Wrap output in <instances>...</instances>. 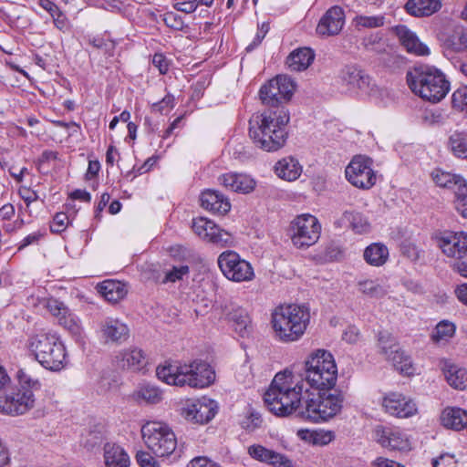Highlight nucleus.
<instances>
[{
	"instance_id": "f257e3e1",
	"label": "nucleus",
	"mask_w": 467,
	"mask_h": 467,
	"mask_svg": "<svg viewBox=\"0 0 467 467\" xmlns=\"http://www.w3.org/2000/svg\"><path fill=\"white\" fill-rule=\"evenodd\" d=\"M264 400L269 410L277 416L296 417L311 421H327L339 413L343 407L344 396L335 390H319L318 399L306 388L303 381L295 382L292 372L285 370L277 373L269 389L264 395Z\"/></svg>"
},
{
	"instance_id": "f03ea898",
	"label": "nucleus",
	"mask_w": 467,
	"mask_h": 467,
	"mask_svg": "<svg viewBox=\"0 0 467 467\" xmlns=\"http://www.w3.org/2000/svg\"><path fill=\"white\" fill-rule=\"evenodd\" d=\"M295 88L292 78L282 75L261 87L259 97L267 109L249 120V137L257 148L270 152L285 144L290 116L284 104L291 99Z\"/></svg>"
},
{
	"instance_id": "7ed1b4c3",
	"label": "nucleus",
	"mask_w": 467,
	"mask_h": 467,
	"mask_svg": "<svg viewBox=\"0 0 467 467\" xmlns=\"http://www.w3.org/2000/svg\"><path fill=\"white\" fill-rule=\"evenodd\" d=\"M159 379L179 387L189 386L193 389H203L215 381V370L206 361L194 359L190 363L165 362L156 368Z\"/></svg>"
},
{
	"instance_id": "20e7f679",
	"label": "nucleus",
	"mask_w": 467,
	"mask_h": 467,
	"mask_svg": "<svg viewBox=\"0 0 467 467\" xmlns=\"http://www.w3.org/2000/svg\"><path fill=\"white\" fill-rule=\"evenodd\" d=\"M410 90L422 99L432 103L441 101L450 90V82L443 72L435 67H414L406 75Z\"/></svg>"
},
{
	"instance_id": "39448f33",
	"label": "nucleus",
	"mask_w": 467,
	"mask_h": 467,
	"mask_svg": "<svg viewBox=\"0 0 467 467\" xmlns=\"http://www.w3.org/2000/svg\"><path fill=\"white\" fill-rule=\"evenodd\" d=\"M309 320L310 312L307 306L304 305H282L272 313L271 323L279 340L294 342L304 335Z\"/></svg>"
},
{
	"instance_id": "423d86ee",
	"label": "nucleus",
	"mask_w": 467,
	"mask_h": 467,
	"mask_svg": "<svg viewBox=\"0 0 467 467\" xmlns=\"http://www.w3.org/2000/svg\"><path fill=\"white\" fill-rule=\"evenodd\" d=\"M306 378L293 380L306 383V388L318 390H330L337 382V368L332 354L325 349H317L305 362Z\"/></svg>"
},
{
	"instance_id": "0eeeda50",
	"label": "nucleus",
	"mask_w": 467,
	"mask_h": 467,
	"mask_svg": "<svg viewBox=\"0 0 467 467\" xmlns=\"http://www.w3.org/2000/svg\"><path fill=\"white\" fill-rule=\"evenodd\" d=\"M26 348L35 359L45 368L59 371L65 366L66 348L63 343L52 334L30 336Z\"/></svg>"
},
{
	"instance_id": "6e6552de",
	"label": "nucleus",
	"mask_w": 467,
	"mask_h": 467,
	"mask_svg": "<svg viewBox=\"0 0 467 467\" xmlns=\"http://www.w3.org/2000/svg\"><path fill=\"white\" fill-rule=\"evenodd\" d=\"M16 379L20 386L16 390L7 392L0 399V412L9 415H21L27 412L35 405L34 390L41 387L37 379L32 378L25 369L16 372Z\"/></svg>"
},
{
	"instance_id": "1a4fd4ad",
	"label": "nucleus",
	"mask_w": 467,
	"mask_h": 467,
	"mask_svg": "<svg viewBox=\"0 0 467 467\" xmlns=\"http://www.w3.org/2000/svg\"><path fill=\"white\" fill-rule=\"evenodd\" d=\"M141 435L147 447L158 457L170 456L177 447L176 436L166 423L148 421L141 428Z\"/></svg>"
},
{
	"instance_id": "9d476101",
	"label": "nucleus",
	"mask_w": 467,
	"mask_h": 467,
	"mask_svg": "<svg viewBox=\"0 0 467 467\" xmlns=\"http://www.w3.org/2000/svg\"><path fill=\"white\" fill-rule=\"evenodd\" d=\"M321 233V225L314 215L301 214L290 223L288 234L293 244L299 249H306L315 244Z\"/></svg>"
},
{
	"instance_id": "9b49d317",
	"label": "nucleus",
	"mask_w": 467,
	"mask_h": 467,
	"mask_svg": "<svg viewBox=\"0 0 467 467\" xmlns=\"http://www.w3.org/2000/svg\"><path fill=\"white\" fill-rule=\"evenodd\" d=\"M337 81L348 90L363 96H373L378 93L377 84L372 78L355 65L343 67L338 72Z\"/></svg>"
},
{
	"instance_id": "f8f14e48",
	"label": "nucleus",
	"mask_w": 467,
	"mask_h": 467,
	"mask_svg": "<svg viewBox=\"0 0 467 467\" xmlns=\"http://www.w3.org/2000/svg\"><path fill=\"white\" fill-rule=\"evenodd\" d=\"M378 346L380 353L388 361L402 374H413L412 361L410 355L400 347L398 340L389 332H379L378 335Z\"/></svg>"
},
{
	"instance_id": "ddd939ff",
	"label": "nucleus",
	"mask_w": 467,
	"mask_h": 467,
	"mask_svg": "<svg viewBox=\"0 0 467 467\" xmlns=\"http://www.w3.org/2000/svg\"><path fill=\"white\" fill-rule=\"evenodd\" d=\"M218 266L223 275L234 282H245L254 278V269L249 262L241 258L234 251L223 252L217 259Z\"/></svg>"
},
{
	"instance_id": "4468645a",
	"label": "nucleus",
	"mask_w": 467,
	"mask_h": 467,
	"mask_svg": "<svg viewBox=\"0 0 467 467\" xmlns=\"http://www.w3.org/2000/svg\"><path fill=\"white\" fill-rule=\"evenodd\" d=\"M192 228L202 240L220 247L234 245L233 235L205 217L192 219Z\"/></svg>"
},
{
	"instance_id": "2eb2a0df",
	"label": "nucleus",
	"mask_w": 467,
	"mask_h": 467,
	"mask_svg": "<svg viewBox=\"0 0 467 467\" xmlns=\"http://www.w3.org/2000/svg\"><path fill=\"white\" fill-rule=\"evenodd\" d=\"M371 160L365 156H356L346 168V177L355 187L370 189L376 183V175L371 168Z\"/></svg>"
},
{
	"instance_id": "dca6fc26",
	"label": "nucleus",
	"mask_w": 467,
	"mask_h": 467,
	"mask_svg": "<svg viewBox=\"0 0 467 467\" xmlns=\"http://www.w3.org/2000/svg\"><path fill=\"white\" fill-rule=\"evenodd\" d=\"M432 239L446 256L456 259L467 256V233L441 231L435 233Z\"/></svg>"
},
{
	"instance_id": "f3484780",
	"label": "nucleus",
	"mask_w": 467,
	"mask_h": 467,
	"mask_svg": "<svg viewBox=\"0 0 467 467\" xmlns=\"http://www.w3.org/2000/svg\"><path fill=\"white\" fill-rule=\"evenodd\" d=\"M217 412V402L203 396L200 399L187 400L182 414L192 423L206 424L214 418Z\"/></svg>"
},
{
	"instance_id": "a211bd4d",
	"label": "nucleus",
	"mask_w": 467,
	"mask_h": 467,
	"mask_svg": "<svg viewBox=\"0 0 467 467\" xmlns=\"http://www.w3.org/2000/svg\"><path fill=\"white\" fill-rule=\"evenodd\" d=\"M374 437L383 448L391 451H406L410 449V441L407 436L396 427L376 426Z\"/></svg>"
},
{
	"instance_id": "6ab92c4d",
	"label": "nucleus",
	"mask_w": 467,
	"mask_h": 467,
	"mask_svg": "<svg viewBox=\"0 0 467 467\" xmlns=\"http://www.w3.org/2000/svg\"><path fill=\"white\" fill-rule=\"evenodd\" d=\"M382 406L387 413L397 418H409L416 414V403L404 395L391 392L382 400Z\"/></svg>"
},
{
	"instance_id": "aec40b11",
	"label": "nucleus",
	"mask_w": 467,
	"mask_h": 467,
	"mask_svg": "<svg viewBox=\"0 0 467 467\" xmlns=\"http://www.w3.org/2000/svg\"><path fill=\"white\" fill-rule=\"evenodd\" d=\"M98 333L105 343L121 344L130 337L128 326L119 319L109 317L99 322Z\"/></svg>"
},
{
	"instance_id": "412c9836",
	"label": "nucleus",
	"mask_w": 467,
	"mask_h": 467,
	"mask_svg": "<svg viewBox=\"0 0 467 467\" xmlns=\"http://www.w3.org/2000/svg\"><path fill=\"white\" fill-rule=\"evenodd\" d=\"M345 25V12L342 7L334 5L330 7L320 18L317 33L320 36L338 35Z\"/></svg>"
},
{
	"instance_id": "4be33fe9",
	"label": "nucleus",
	"mask_w": 467,
	"mask_h": 467,
	"mask_svg": "<svg viewBox=\"0 0 467 467\" xmlns=\"http://www.w3.org/2000/svg\"><path fill=\"white\" fill-rule=\"evenodd\" d=\"M201 206L216 214H225L231 209L229 200L223 194L215 190L207 189L201 193Z\"/></svg>"
},
{
	"instance_id": "5701e85b",
	"label": "nucleus",
	"mask_w": 467,
	"mask_h": 467,
	"mask_svg": "<svg viewBox=\"0 0 467 467\" xmlns=\"http://www.w3.org/2000/svg\"><path fill=\"white\" fill-rule=\"evenodd\" d=\"M394 31L399 37L400 44L408 52L418 56H426L430 54L429 47L420 42L416 34L410 30L406 26L399 25L395 26Z\"/></svg>"
},
{
	"instance_id": "b1692460",
	"label": "nucleus",
	"mask_w": 467,
	"mask_h": 467,
	"mask_svg": "<svg viewBox=\"0 0 467 467\" xmlns=\"http://www.w3.org/2000/svg\"><path fill=\"white\" fill-rule=\"evenodd\" d=\"M248 454L254 460L278 467H291V462L284 455L268 450L260 444L248 447Z\"/></svg>"
},
{
	"instance_id": "393cba45",
	"label": "nucleus",
	"mask_w": 467,
	"mask_h": 467,
	"mask_svg": "<svg viewBox=\"0 0 467 467\" xmlns=\"http://www.w3.org/2000/svg\"><path fill=\"white\" fill-rule=\"evenodd\" d=\"M117 366L123 369L140 370L146 365L145 355L140 348H131L120 351L116 357Z\"/></svg>"
},
{
	"instance_id": "a878e982",
	"label": "nucleus",
	"mask_w": 467,
	"mask_h": 467,
	"mask_svg": "<svg viewBox=\"0 0 467 467\" xmlns=\"http://www.w3.org/2000/svg\"><path fill=\"white\" fill-rule=\"evenodd\" d=\"M47 308L54 317H57L60 325L67 328H71L76 325V334H80L79 320L76 317L75 323L73 315L63 302L56 298H49L47 301Z\"/></svg>"
},
{
	"instance_id": "bb28decb",
	"label": "nucleus",
	"mask_w": 467,
	"mask_h": 467,
	"mask_svg": "<svg viewBox=\"0 0 467 467\" xmlns=\"http://www.w3.org/2000/svg\"><path fill=\"white\" fill-rule=\"evenodd\" d=\"M220 182L230 191L240 193H248L255 186V182L245 174L226 173L220 177Z\"/></svg>"
},
{
	"instance_id": "cd10ccee",
	"label": "nucleus",
	"mask_w": 467,
	"mask_h": 467,
	"mask_svg": "<svg viewBox=\"0 0 467 467\" xmlns=\"http://www.w3.org/2000/svg\"><path fill=\"white\" fill-rule=\"evenodd\" d=\"M334 224L337 228H350L357 234H365L369 230L368 221L355 211H345Z\"/></svg>"
},
{
	"instance_id": "c85d7f7f",
	"label": "nucleus",
	"mask_w": 467,
	"mask_h": 467,
	"mask_svg": "<svg viewBox=\"0 0 467 467\" xmlns=\"http://www.w3.org/2000/svg\"><path fill=\"white\" fill-rule=\"evenodd\" d=\"M103 450L106 467H130V456L119 445L107 442Z\"/></svg>"
},
{
	"instance_id": "c756f323",
	"label": "nucleus",
	"mask_w": 467,
	"mask_h": 467,
	"mask_svg": "<svg viewBox=\"0 0 467 467\" xmlns=\"http://www.w3.org/2000/svg\"><path fill=\"white\" fill-rule=\"evenodd\" d=\"M226 317L233 323L234 330L241 336L244 337L249 332L251 319L248 312L234 305L226 307Z\"/></svg>"
},
{
	"instance_id": "7c9ffc66",
	"label": "nucleus",
	"mask_w": 467,
	"mask_h": 467,
	"mask_svg": "<svg viewBox=\"0 0 467 467\" xmlns=\"http://www.w3.org/2000/svg\"><path fill=\"white\" fill-rule=\"evenodd\" d=\"M315 59V52L309 47H298L286 58V64L291 70L303 71L306 69Z\"/></svg>"
},
{
	"instance_id": "2f4dec72",
	"label": "nucleus",
	"mask_w": 467,
	"mask_h": 467,
	"mask_svg": "<svg viewBox=\"0 0 467 467\" xmlns=\"http://www.w3.org/2000/svg\"><path fill=\"white\" fill-rule=\"evenodd\" d=\"M434 182L442 188H448L454 192L462 187V191H466V180L459 174L451 173L441 170H435L431 173Z\"/></svg>"
},
{
	"instance_id": "473e14b6",
	"label": "nucleus",
	"mask_w": 467,
	"mask_h": 467,
	"mask_svg": "<svg viewBox=\"0 0 467 467\" xmlns=\"http://www.w3.org/2000/svg\"><path fill=\"white\" fill-rule=\"evenodd\" d=\"M97 289L110 303H117L127 295L126 285L117 280H105L97 285Z\"/></svg>"
},
{
	"instance_id": "72a5a7b5",
	"label": "nucleus",
	"mask_w": 467,
	"mask_h": 467,
	"mask_svg": "<svg viewBox=\"0 0 467 467\" xmlns=\"http://www.w3.org/2000/svg\"><path fill=\"white\" fill-rule=\"evenodd\" d=\"M275 171L279 178L293 182L301 175L302 166L296 159L286 157L275 163Z\"/></svg>"
},
{
	"instance_id": "f704fd0d",
	"label": "nucleus",
	"mask_w": 467,
	"mask_h": 467,
	"mask_svg": "<svg viewBox=\"0 0 467 467\" xmlns=\"http://www.w3.org/2000/svg\"><path fill=\"white\" fill-rule=\"evenodd\" d=\"M441 6L440 0H409L405 8L414 16H429Z\"/></svg>"
},
{
	"instance_id": "c9c22d12",
	"label": "nucleus",
	"mask_w": 467,
	"mask_h": 467,
	"mask_svg": "<svg viewBox=\"0 0 467 467\" xmlns=\"http://www.w3.org/2000/svg\"><path fill=\"white\" fill-rule=\"evenodd\" d=\"M363 258L372 266H381L388 261L389 249L381 243H373L364 250Z\"/></svg>"
},
{
	"instance_id": "e433bc0d",
	"label": "nucleus",
	"mask_w": 467,
	"mask_h": 467,
	"mask_svg": "<svg viewBox=\"0 0 467 467\" xmlns=\"http://www.w3.org/2000/svg\"><path fill=\"white\" fill-rule=\"evenodd\" d=\"M447 148L454 157L467 161V130H454L448 138Z\"/></svg>"
},
{
	"instance_id": "4c0bfd02",
	"label": "nucleus",
	"mask_w": 467,
	"mask_h": 467,
	"mask_svg": "<svg viewBox=\"0 0 467 467\" xmlns=\"http://www.w3.org/2000/svg\"><path fill=\"white\" fill-rule=\"evenodd\" d=\"M465 420H467V412L461 408H447L441 416L442 425L455 431L464 428Z\"/></svg>"
},
{
	"instance_id": "58836bf2",
	"label": "nucleus",
	"mask_w": 467,
	"mask_h": 467,
	"mask_svg": "<svg viewBox=\"0 0 467 467\" xmlns=\"http://www.w3.org/2000/svg\"><path fill=\"white\" fill-rule=\"evenodd\" d=\"M447 382L456 389L467 388V370L451 363H445L443 368Z\"/></svg>"
},
{
	"instance_id": "ea45409f",
	"label": "nucleus",
	"mask_w": 467,
	"mask_h": 467,
	"mask_svg": "<svg viewBox=\"0 0 467 467\" xmlns=\"http://www.w3.org/2000/svg\"><path fill=\"white\" fill-rule=\"evenodd\" d=\"M447 49L455 52L467 51V30L463 27H456L451 34H450L443 43Z\"/></svg>"
},
{
	"instance_id": "a19ab883",
	"label": "nucleus",
	"mask_w": 467,
	"mask_h": 467,
	"mask_svg": "<svg viewBox=\"0 0 467 467\" xmlns=\"http://www.w3.org/2000/svg\"><path fill=\"white\" fill-rule=\"evenodd\" d=\"M138 401H144L148 404H157L162 400L161 390L150 384L140 386L133 394Z\"/></svg>"
},
{
	"instance_id": "79ce46f5",
	"label": "nucleus",
	"mask_w": 467,
	"mask_h": 467,
	"mask_svg": "<svg viewBox=\"0 0 467 467\" xmlns=\"http://www.w3.org/2000/svg\"><path fill=\"white\" fill-rule=\"evenodd\" d=\"M358 291L370 298H381L388 293L387 288L379 280L365 279L358 283Z\"/></svg>"
},
{
	"instance_id": "37998d69",
	"label": "nucleus",
	"mask_w": 467,
	"mask_h": 467,
	"mask_svg": "<svg viewBox=\"0 0 467 467\" xmlns=\"http://www.w3.org/2000/svg\"><path fill=\"white\" fill-rule=\"evenodd\" d=\"M456 327L453 323L442 320L439 322L431 334V340L435 343L448 341L455 334Z\"/></svg>"
},
{
	"instance_id": "c03bdc74",
	"label": "nucleus",
	"mask_w": 467,
	"mask_h": 467,
	"mask_svg": "<svg viewBox=\"0 0 467 467\" xmlns=\"http://www.w3.org/2000/svg\"><path fill=\"white\" fill-rule=\"evenodd\" d=\"M400 252L402 255L406 256L411 262L417 263L424 259L425 252L417 244L404 241L400 244Z\"/></svg>"
},
{
	"instance_id": "a18cd8bd",
	"label": "nucleus",
	"mask_w": 467,
	"mask_h": 467,
	"mask_svg": "<svg viewBox=\"0 0 467 467\" xmlns=\"http://www.w3.org/2000/svg\"><path fill=\"white\" fill-rule=\"evenodd\" d=\"M103 439V433L100 430H90L83 436L82 444L88 450H93L102 443Z\"/></svg>"
},
{
	"instance_id": "49530a36",
	"label": "nucleus",
	"mask_w": 467,
	"mask_h": 467,
	"mask_svg": "<svg viewBox=\"0 0 467 467\" xmlns=\"http://www.w3.org/2000/svg\"><path fill=\"white\" fill-rule=\"evenodd\" d=\"M451 103L454 109L467 110V86L460 87L453 92Z\"/></svg>"
},
{
	"instance_id": "de8ad7c7",
	"label": "nucleus",
	"mask_w": 467,
	"mask_h": 467,
	"mask_svg": "<svg viewBox=\"0 0 467 467\" xmlns=\"http://www.w3.org/2000/svg\"><path fill=\"white\" fill-rule=\"evenodd\" d=\"M358 26L375 28L383 26L384 17L381 16H359L355 18Z\"/></svg>"
},
{
	"instance_id": "09e8293b",
	"label": "nucleus",
	"mask_w": 467,
	"mask_h": 467,
	"mask_svg": "<svg viewBox=\"0 0 467 467\" xmlns=\"http://www.w3.org/2000/svg\"><path fill=\"white\" fill-rule=\"evenodd\" d=\"M455 194V209L464 218H467V183L466 191H462V187L454 192Z\"/></svg>"
},
{
	"instance_id": "8fccbe9b",
	"label": "nucleus",
	"mask_w": 467,
	"mask_h": 467,
	"mask_svg": "<svg viewBox=\"0 0 467 467\" xmlns=\"http://www.w3.org/2000/svg\"><path fill=\"white\" fill-rule=\"evenodd\" d=\"M189 274V266L188 265H180L173 266L171 270L166 273L164 279L162 280L163 284L168 282L174 283L176 281L182 280V277Z\"/></svg>"
},
{
	"instance_id": "3c124183",
	"label": "nucleus",
	"mask_w": 467,
	"mask_h": 467,
	"mask_svg": "<svg viewBox=\"0 0 467 467\" xmlns=\"http://www.w3.org/2000/svg\"><path fill=\"white\" fill-rule=\"evenodd\" d=\"M45 233L43 231H36L29 234L17 245V252H21L29 245H37L40 240L44 237Z\"/></svg>"
},
{
	"instance_id": "603ef678",
	"label": "nucleus",
	"mask_w": 467,
	"mask_h": 467,
	"mask_svg": "<svg viewBox=\"0 0 467 467\" xmlns=\"http://www.w3.org/2000/svg\"><path fill=\"white\" fill-rule=\"evenodd\" d=\"M68 217L65 213H57L53 218V222L50 225V231L52 233L60 234L67 226Z\"/></svg>"
},
{
	"instance_id": "864d4df0",
	"label": "nucleus",
	"mask_w": 467,
	"mask_h": 467,
	"mask_svg": "<svg viewBox=\"0 0 467 467\" xmlns=\"http://www.w3.org/2000/svg\"><path fill=\"white\" fill-rule=\"evenodd\" d=\"M262 423L261 415L257 412L251 411L249 415L241 422L242 428L246 431H253Z\"/></svg>"
},
{
	"instance_id": "5fc2aeb1",
	"label": "nucleus",
	"mask_w": 467,
	"mask_h": 467,
	"mask_svg": "<svg viewBox=\"0 0 467 467\" xmlns=\"http://www.w3.org/2000/svg\"><path fill=\"white\" fill-rule=\"evenodd\" d=\"M174 107V97L172 95H166L161 101L153 103L151 109L154 112L163 113L165 109H171Z\"/></svg>"
},
{
	"instance_id": "6e6d98bb",
	"label": "nucleus",
	"mask_w": 467,
	"mask_h": 467,
	"mask_svg": "<svg viewBox=\"0 0 467 467\" xmlns=\"http://www.w3.org/2000/svg\"><path fill=\"white\" fill-rule=\"evenodd\" d=\"M136 459L140 467H158L155 458L147 451L137 452Z\"/></svg>"
},
{
	"instance_id": "4d7b16f0",
	"label": "nucleus",
	"mask_w": 467,
	"mask_h": 467,
	"mask_svg": "<svg viewBox=\"0 0 467 467\" xmlns=\"http://www.w3.org/2000/svg\"><path fill=\"white\" fill-rule=\"evenodd\" d=\"M152 64L161 74H166L169 70V60L163 54L156 53L152 57Z\"/></svg>"
},
{
	"instance_id": "13d9d810",
	"label": "nucleus",
	"mask_w": 467,
	"mask_h": 467,
	"mask_svg": "<svg viewBox=\"0 0 467 467\" xmlns=\"http://www.w3.org/2000/svg\"><path fill=\"white\" fill-rule=\"evenodd\" d=\"M173 7L177 11H180V12H182L185 14H192L197 9L198 4L195 2H192V0H188V1L177 2L173 5Z\"/></svg>"
},
{
	"instance_id": "bf43d9fd",
	"label": "nucleus",
	"mask_w": 467,
	"mask_h": 467,
	"mask_svg": "<svg viewBox=\"0 0 467 467\" xmlns=\"http://www.w3.org/2000/svg\"><path fill=\"white\" fill-rule=\"evenodd\" d=\"M11 462L10 451L7 446L0 440V467H5Z\"/></svg>"
},
{
	"instance_id": "052dcab7",
	"label": "nucleus",
	"mask_w": 467,
	"mask_h": 467,
	"mask_svg": "<svg viewBox=\"0 0 467 467\" xmlns=\"http://www.w3.org/2000/svg\"><path fill=\"white\" fill-rule=\"evenodd\" d=\"M359 338V330L356 327H348L343 334V339L348 343H356Z\"/></svg>"
},
{
	"instance_id": "680f3d73",
	"label": "nucleus",
	"mask_w": 467,
	"mask_h": 467,
	"mask_svg": "<svg viewBox=\"0 0 467 467\" xmlns=\"http://www.w3.org/2000/svg\"><path fill=\"white\" fill-rule=\"evenodd\" d=\"M10 378L3 367H0V399L6 393Z\"/></svg>"
},
{
	"instance_id": "e2e57ef3",
	"label": "nucleus",
	"mask_w": 467,
	"mask_h": 467,
	"mask_svg": "<svg viewBox=\"0 0 467 467\" xmlns=\"http://www.w3.org/2000/svg\"><path fill=\"white\" fill-rule=\"evenodd\" d=\"M100 170V163L99 161H89L88 170L86 172V180H91L99 174Z\"/></svg>"
},
{
	"instance_id": "0e129e2a",
	"label": "nucleus",
	"mask_w": 467,
	"mask_h": 467,
	"mask_svg": "<svg viewBox=\"0 0 467 467\" xmlns=\"http://www.w3.org/2000/svg\"><path fill=\"white\" fill-rule=\"evenodd\" d=\"M39 5L49 13L51 16H55L59 11L58 6L51 0H39Z\"/></svg>"
},
{
	"instance_id": "69168bd1",
	"label": "nucleus",
	"mask_w": 467,
	"mask_h": 467,
	"mask_svg": "<svg viewBox=\"0 0 467 467\" xmlns=\"http://www.w3.org/2000/svg\"><path fill=\"white\" fill-rule=\"evenodd\" d=\"M213 464L214 462L206 457H196L188 463L187 467H213Z\"/></svg>"
},
{
	"instance_id": "338daca9",
	"label": "nucleus",
	"mask_w": 467,
	"mask_h": 467,
	"mask_svg": "<svg viewBox=\"0 0 467 467\" xmlns=\"http://www.w3.org/2000/svg\"><path fill=\"white\" fill-rule=\"evenodd\" d=\"M455 295L461 303L467 306V283L458 285L455 289Z\"/></svg>"
},
{
	"instance_id": "774afa93",
	"label": "nucleus",
	"mask_w": 467,
	"mask_h": 467,
	"mask_svg": "<svg viewBox=\"0 0 467 467\" xmlns=\"http://www.w3.org/2000/svg\"><path fill=\"white\" fill-rule=\"evenodd\" d=\"M452 269L462 276L467 278V259H458L452 265Z\"/></svg>"
}]
</instances>
